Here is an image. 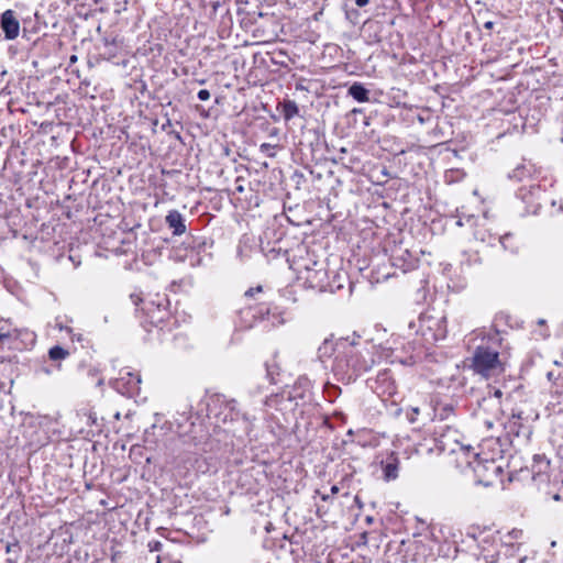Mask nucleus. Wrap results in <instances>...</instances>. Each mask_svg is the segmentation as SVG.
<instances>
[{"mask_svg": "<svg viewBox=\"0 0 563 563\" xmlns=\"http://www.w3.org/2000/svg\"><path fill=\"white\" fill-rule=\"evenodd\" d=\"M377 360L371 356L366 350L365 354L355 346V354L351 356H336L332 361L331 369L338 377L351 380L360 374L367 372L373 367Z\"/></svg>", "mask_w": 563, "mask_h": 563, "instance_id": "nucleus-1", "label": "nucleus"}, {"mask_svg": "<svg viewBox=\"0 0 563 563\" xmlns=\"http://www.w3.org/2000/svg\"><path fill=\"white\" fill-rule=\"evenodd\" d=\"M211 401L212 402L209 405V410L210 412H214L219 421L223 423L241 421L243 431L249 433L252 430L255 417H251L247 413H242L235 399H227L221 396H216L211 399Z\"/></svg>", "mask_w": 563, "mask_h": 563, "instance_id": "nucleus-2", "label": "nucleus"}, {"mask_svg": "<svg viewBox=\"0 0 563 563\" xmlns=\"http://www.w3.org/2000/svg\"><path fill=\"white\" fill-rule=\"evenodd\" d=\"M471 367L476 374L486 379L498 376L505 371L498 352L483 345L475 349Z\"/></svg>", "mask_w": 563, "mask_h": 563, "instance_id": "nucleus-3", "label": "nucleus"}, {"mask_svg": "<svg viewBox=\"0 0 563 563\" xmlns=\"http://www.w3.org/2000/svg\"><path fill=\"white\" fill-rule=\"evenodd\" d=\"M294 265L299 278L303 279L309 287L320 290L328 287V272L322 263L308 257L295 262Z\"/></svg>", "mask_w": 563, "mask_h": 563, "instance_id": "nucleus-4", "label": "nucleus"}, {"mask_svg": "<svg viewBox=\"0 0 563 563\" xmlns=\"http://www.w3.org/2000/svg\"><path fill=\"white\" fill-rule=\"evenodd\" d=\"M410 328H417V332L430 343L439 341L446 335V321L444 317L421 313L417 322H411Z\"/></svg>", "mask_w": 563, "mask_h": 563, "instance_id": "nucleus-5", "label": "nucleus"}, {"mask_svg": "<svg viewBox=\"0 0 563 563\" xmlns=\"http://www.w3.org/2000/svg\"><path fill=\"white\" fill-rule=\"evenodd\" d=\"M355 354V345L346 339H325L318 349V357L328 367V363L336 356H351Z\"/></svg>", "mask_w": 563, "mask_h": 563, "instance_id": "nucleus-6", "label": "nucleus"}, {"mask_svg": "<svg viewBox=\"0 0 563 563\" xmlns=\"http://www.w3.org/2000/svg\"><path fill=\"white\" fill-rule=\"evenodd\" d=\"M457 448L451 449L452 453L462 452L466 456L473 453L474 461H466L471 465L478 477L490 478V475H497L500 467L495 464L494 460H484L479 453L473 452L474 449L470 445H463L457 443Z\"/></svg>", "mask_w": 563, "mask_h": 563, "instance_id": "nucleus-7", "label": "nucleus"}, {"mask_svg": "<svg viewBox=\"0 0 563 563\" xmlns=\"http://www.w3.org/2000/svg\"><path fill=\"white\" fill-rule=\"evenodd\" d=\"M141 376L130 371L122 372L115 382V387L122 394L135 395L140 391Z\"/></svg>", "mask_w": 563, "mask_h": 563, "instance_id": "nucleus-8", "label": "nucleus"}, {"mask_svg": "<svg viewBox=\"0 0 563 563\" xmlns=\"http://www.w3.org/2000/svg\"><path fill=\"white\" fill-rule=\"evenodd\" d=\"M1 27L8 40H13L19 35L20 24L12 10H7L2 13Z\"/></svg>", "mask_w": 563, "mask_h": 563, "instance_id": "nucleus-9", "label": "nucleus"}, {"mask_svg": "<svg viewBox=\"0 0 563 563\" xmlns=\"http://www.w3.org/2000/svg\"><path fill=\"white\" fill-rule=\"evenodd\" d=\"M550 468V461L544 455H534L531 466L534 481H547V474Z\"/></svg>", "mask_w": 563, "mask_h": 563, "instance_id": "nucleus-10", "label": "nucleus"}, {"mask_svg": "<svg viewBox=\"0 0 563 563\" xmlns=\"http://www.w3.org/2000/svg\"><path fill=\"white\" fill-rule=\"evenodd\" d=\"M166 223L173 230L174 235H181L186 232L185 219L177 210H172L166 216Z\"/></svg>", "mask_w": 563, "mask_h": 563, "instance_id": "nucleus-11", "label": "nucleus"}, {"mask_svg": "<svg viewBox=\"0 0 563 563\" xmlns=\"http://www.w3.org/2000/svg\"><path fill=\"white\" fill-rule=\"evenodd\" d=\"M375 384L376 386L373 388L380 396H391L396 393L395 384L390 380L387 373L379 374Z\"/></svg>", "mask_w": 563, "mask_h": 563, "instance_id": "nucleus-12", "label": "nucleus"}, {"mask_svg": "<svg viewBox=\"0 0 563 563\" xmlns=\"http://www.w3.org/2000/svg\"><path fill=\"white\" fill-rule=\"evenodd\" d=\"M163 303L159 301L156 305L154 302H150L145 309L146 314L150 318L151 323L158 325L164 321L167 316V311L165 308H162Z\"/></svg>", "mask_w": 563, "mask_h": 563, "instance_id": "nucleus-13", "label": "nucleus"}, {"mask_svg": "<svg viewBox=\"0 0 563 563\" xmlns=\"http://www.w3.org/2000/svg\"><path fill=\"white\" fill-rule=\"evenodd\" d=\"M382 464H383L384 478L386 481H393L398 477L399 462H398L397 457H395L394 455H390Z\"/></svg>", "mask_w": 563, "mask_h": 563, "instance_id": "nucleus-14", "label": "nucleus"}, {"mask_svg": "<svg viewBox=\"0 0 563 563\" xmlns=\"http://www.w3.org/2000/svg\"><path fill=\"white\" fill-rule=\"evenodd\" d=\"M349 95L358 102H367L369 100L368 90L358 82L353 84L349 88Z\"/></svg>", "mask_w": 563, "mask_h": 563, "instance_id": "nucleus-15", "label": "nucleus"}, {"mask_svg": "<svg viewBox=\"0 0 563 563\" xmlns=\"http://www.w3.org/2000/svg\"><path fill=\"white\" fill-rule=\"evenodd\" d=\"M299 112L298 106L295 101L288 100L283 103V115L285 120H290Z\"/></svg>", "mask_w": 563, "mask_h": 563, "instance_id": "nucleus-16", "label": "nucleus"}, {"mask_svg": "<svg viewBox=\"0 0 563 563\" xmlns=\"http://www.w3.org/2000/svg\"><path fill=\"white\" fill-rule=\"evenodd\" d=\"M49 358L53 361L64 360L69 355V352L62 346H53L48 352Z\"/></svg>", "mask_w": 563, "mask_h": 563, "instance_id": "nucleus-17", "label": "nucleus"}, {"mask_svg": "<svg viewBox=\"0 0 563 563\" xmlns=\"http://www.w3.org/2000/svg\"><path fill=\"white\" fill-rule=\"evenodd\" d=\"M380 354L378 356V361L385 358V360H388L391 357V354L395 350H397V347H393L391 345L389 346H380Z\"/></svg>", "mask_w": 563, "mask_h": 563, "instance_id": "nucleus-18", "label": "nucleus"}, {"mask_svg": "<svg viewBox=\"0 0 563 563\" xmlns=\"http://www.w3.org/2000/svg\"><path fill=\"white\" fill-rule=\"evenodd\" d=\"M273 150H274V145H272L269 143H263L261 145V152L267 154V156H269V157L275 156V153L273 152Z\"/></svg>", "mask_w": 563, "mask_h": 563, "instance_id": "nucleus-19", "label": "nucleus"}, {"mask_svg": "<svg viewBox=\"0 0 563 563\" xmlns=\"http://www.w3.org/2000/svg\"><path fill=\"white\" fill-rule=\"evenodd\" d=\"M210 98V92L207 89H201L198 91V99L201 101H207Z\"/></svg>", "mask_w": 563, "mask_h": 563, "instance_id": "nucleus-20", "label": "nucleus"}, {"mask_svg": "<svg viewBox=\"0 0 563 563\" xmlns=\"http://www.w3.org/2000/svg\"><path fill=\"white\" fill-rule=\"evenodd\" d=\"M162 548V543L159 541H151L148 542V549L151 552L159 551Z\"/></svg>", "mask_w": 563, "mask_h": 563, "instance_id": "nucleus-21", "label": "nucleus"}, {"mask_svg": "<svg viewBox=\"0 0 563 563\" xmlns=\"http://www.w3.org/2000/svg\"><path fill=\"white\" fill-rule=\"evenodd\" d=\"M262 286H257L255 288H250L245 291V297H253L256 292H262Z\"/></svg>", "mask_w": 563, "mask_h": 563, "instance_id": "nucleus-22", "label": "nucleus"}, {"mask_svg": "<svg viewBox=\"0 0 563 563\" xmlns=\"http://www.w3.org/2000/svg\"><path fill=\"white\" fill-rule=\"evenodd\" d=\"M501 563H523V559H510V560H504Z\"/></svg>", "mask_w": 563, "mask_h": 563, "instance_id": "nucleus-23", "label": "nucleus"}, {"mask_svg": "<svg viewBox=\"0 0 563 563\" xmlns=\"http://www.w3.org/2000/svg\"><path fill=\"white\" fill-rule=\"evenodd\" d=\"M369 0H355V4L357 7H365L366 4H368Z\"/></svg>", "mask_w": 563, "mask_h": 563, "instance_id": "nucleus-24", "label": "nucleus"}, {"mask_svg": "<svg viewBox=\"0 0 563 563\" xmlns=\"http://www.w3.org/2000/svg\"><path fill=\"white\" fill-rule=\"evenodd\" d=\"M484 27L486 30H492L494 27V22L493 21H487L484 23Z\"/></svg>", "mask_w": 563, "mask_h": 563, "instance_id": "nucleus-25", "label": "nucleus"}, {"mask_svg": "<svg viewBox=\"0 0 563 563\" xmlns=\"http://www.w3.org/2000/svg\"><path fill=\"white\" fill-rule=\"evenodd\" d=\"M485 563H498L494 555L490 556V560L485 559Z\"/></svg>", "mask_w": 563, "mask_h": 563, "instance_id": "nucleus-26", "label": "nucleus"}, {"mask_svg": "<svg viewBox=\"0 0 563 563\" xmlns=\"http://www.w3.org/2000/svg\"><path fill=\"white\" fill-rule=\"evenodd\" d=\"M25 206H26L29 209H31V208L33 207L32 199L27 198V199L25 200Z\"/></svg>", "mask_w": 563, "mask_h": 563, "instance_id": "nucleus-27", "label": "nucleus"}, {"mask_svg": "<svg viewBox=\"0 0 563 563\" xmlns=\"http://www.w3.org/2000/svg\"><path fill=\"white\" fill-rule=\"evenodd\" d=\"M339 493V487L336 485H333L331 487V494H338Z\"/></svg>", "mask_w": 563, "mask_h": 563, "instance_id": "nucleus-28", "label": "nucleus"}, {"mask_svg": "<svg viewBox=\"0 0 563 563\" xmlns=\"http://www.w3.org/2000/svg\"><path fill=\"white\" fill-rule=\"evenodd\" d=\"M443 409H444V411H445V412H448V413H449V412H451V411L453 410V408H452L451 406H445Z\"/></svg>", "mask_w": 563, "mask_h": 563, "instance_id": "nucleus-29", "label": "nucleus"}, {"mask_svg": "<svg viewBox=\"0 0 563 563\" xmlns=\"http://www.w3.org/2000/svg\"><path fill=\"white\" fill-rule=\"evenodd\" d=\"M267 377L269 378V383L273 384L274 379L273 377L271 376V372L269 369L267 368Z\"/></svg>", "mask_w": 563, "mask_h": 563, "instance_id": "nucleus-30", "label": "nucleus"}, {"mask_svg": "<svg viewBox=\"0 0 563 563\" xmlns=\"http://www.w3.org/2000/svg\"><path fill=\"white\" fill-rule=\"evenodd\" d=\"M264 312H265V313H268V312H269V309H268V308H265V310H264V309H261V314H262V316L264 314Z\"/></svg>", "mask_w": 563, "mask_h": 563, "instance_id": "nucleus-31", "label": "nucleus"}, {"mask_svg": "<svg viewBox=\"0 0 563 563\" xmlns=\"http://www.w3.org/2000/svg\"><path fill=\"white\" fill-rule=\"evenodd\" d=\"M553 499L558 501V500H561V497H560V495H559V494H555V495L553 496Z\"/></svg>", "mask_w": 563, "mask_h": 563, "instance_id": "nucleus-32", "label": "nucleus"}, {"mask_svg": "<svg viewBox=\"0 0 563 563\" xmlns=\"http://www.w3.org/2000/svg\"><path fill=\"white\" fill-rule=\"evenodd\" d=\"M236 190H238V191H240V192H242V191L244 190V188H243V186H238V187H236Z\"/></svg>", "mask_w": 563, "mask_h": 563, "instance_id": "nucleus-33", "label": "nucleus"}, {"mask_svg": "<svg viewBox=\"0 0 563 563\" xmlns=\"http://www.w3.org/2000/svg\"><path fill=\"white\" fill-rule=\"evenodd\" d=\"M412 411H413V413L418 415L419 413V408L415 407V408H412Z\"/></svg>", "mask_w": 563, "mask_h": 563, "instance_id": "nucleus-34", "label": "nucleus"}, {"mask_svg": "<svg viewBox=\"0 0 563 563\" xmlns=\"http://www.w3.org/2000/svg\"><path fill=\"white\" fill-rule=\"evenodd\" d=\"M76 59H77V57H76L75 55H73V56L70 57V62H73V63H74V62H76Z\"/></svg>", "mask_w": 563, "mask_h": 563, "instance_id": "nucleus-35", "label": "nucleus"}, {"mask_svg": "<svg viewBox=\"0 0 563 563\" xmlns=\"http://www.w3.org/2000/svg\"><path fill=\"white\" fill-rule=\"evenodd\" d=\"M552 376H553V375H552V373H551V372H550V373H548V378H549L550 380L552 379Z\"/></svg>", "mask_w": 563, "mask_h": 563, "instance_id": "nucleus-36", "label": "nucleus"}, {"mask_svg": "<svg viewBox=\"0 0 563 563\" xmlns=\"http://www.w3.org/2000/svg\"><path fill=\"white\" fill-rule=\"evenodd\" d=\"M328 498H329V497H328L327 495H323V496H322V499H323V500H327Z\"/></svg>", "mask_w": 563, "mask_h": 563, "instance_id": "nucleus-37", "label": "nucleus"}, {"mask_svg": "<svg viewBox=\"0 0 563 563\" xmlns=\"http://www.w3.org/2000/svg\"><path fill=\"white\" fill-rule=\"evenodd\" d=\"M156 563H161V558L159 556L156 558Z\"/></svg>", "mask_w": 563, "mask_h": 563, "instance_id": "nucleus-38", "label": "nucleus"}, {"mask_svg": "<svg viewBox=\"0 0 563 563\" xmlns=\"http://www.w3.org/2000/svg\"><path fill=\"white\" fill-rule=\"evenodd\" d=\"M264 404L268 405V398H265Z\"/></svg>", "mask_w": 563, "mask_h": 563, "instance_id": "nucleus-39", "label": "nucleus"}, {"mask_svg": "<svg viewBox=\"0 0 563 563\" xmlns=\"http://www.w3.org/2000/svg\"><path fill=\"white\" fill-rule=\"evenodd\" d=\"M495 394H496V396H499L501 393H500V390H497Z\"/></svg>", "mask_w": 563, "mask_h": 563, "instance_id": "nucleus-40", "label": "nucleus"}]
</instances>
